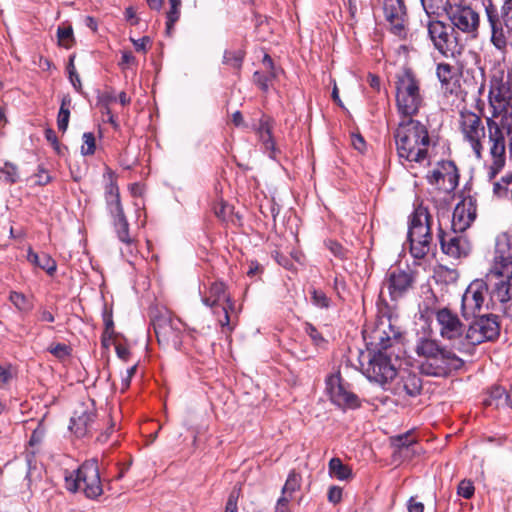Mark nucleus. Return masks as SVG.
I'll return each mask as SVG.
<instances>
[{"label": "nucleus", "instance_id": "6e6552de", "mask_svg": "<svg viewBox=\"0 0 512 512\" xmlns=\"http://www.w3.org/2000/svg\"><path fill=\"white\" fill-rule=\"evenodd\" d=\"M487 19L490 27V42L502 54H506L508 40L512 35V0H503L498 13L487 9Z\"/></svg>", "mask_w": 512, "mask_h": 512}, {"label": "nucleus", "instance_id": "58836bf2", "mask_svg": "<svg viewBox=\"0 0 512 512\" xmlns=\"http://www.w3.org/2000/svg\"><path fill=\"white\" fill-rule=\"evenodd\" d=\"M170 10L167 13V29L170 30L174 23L179 19L181 0H170Z\"/></svg>", "mask_w": 512, "mask_h": 512}, {"label": "nucleus", "instance_id": "dca6fc26", "mask_svg": "<svg viewBox=\"0 0 512 512\" xmlns=\"http://www.w3.org/2000/svg\"><path fill=\"white\" fill-rule=\"evenodd\" d=\"M427 180L431 185L437 186L439 190L450 193L458 186V169L452 161H441L427 174Z\"/></svg>", "mask_w": 512, "mask_h": 512}, {"label": "nucleus", "instance_id": "4be33fe9", "mask_svg": "<svg viewBox=\"0 0 512 512\" xmlns=\"http://www.w3.org/2000/svg\"><path fill=\"white\" fill-rule=\"evenodd\" d=\"M94 418L93 402L81 403L73 412L69 428L77 437H84L92 431Z\"/></svg>", "mask_w": 512, "mask_h": 512}, {"label": "nucleus", "instance_id": "c03bdc74", "mask_svg": "<svg viewBox=\"0 0 512 512\" xmlns=\"http://www.w3.org/2000/svg\"><path fill=\"white\" fill-rule=\"evenodd\" d=\"M392 443L398 449H408L410 446L416 443V440L411 437L410 433H406L393 438Z\"/></svg>", "mask_w": 512, "mask_h": 512}, {"label": "nucleus", "instance_id": "423d86ee", "mask_svg": "<svg viewBox=\"0 0 512 512\" xmlns=\"http://www.w3.org/2000/svg\"><path fill=\"white\" fill-rule=\"evenodd\" d=\"M385 331L380 327L373 331V339L378 341L371 343L379 349L377 353L369 359L368 365L365 368L366 376L376 383H386L396 376V369L391 364L390 359L381 350H385L391 346V338L385 336Z\"/></svg>", "mask_w": 512, "mask_h": 512}, {"label": "nucleus", "instance_id": "0e129e2a", "mask_svg": "<svg viewBox=\"0 0 512 512\" xmlns=\"http://www.w3.org/2000/svg\"><path fill=\"white\" fill-rule=\"evenodd\" d=\"M38 317H39V320L42 321V322L52 323L55 320L54 315L52 314V312H50L47 309H40L38 311Z\"/></svg>", "mask_w": 512, "mask_h": 512}, {"label": "nucleus", "instance_id": "7ed1b4c3", "mask_svg": "<svg viewBox=\"0 0 512 512\" xmlns=\"http://www.w3.org/2000/svg\"><path fill=\"white\" fill-rule=\"evenodd\" d=\"M415 352L420 358L419 370L427 376L446 377L464 365L460 357L441 346L435 339L420 338Z\"/></svg>", "mask_w": 512, "mask_h": 512}, {"label": "nucleus", "instance_id": "a18cd8bd", "mask_svg": "<svg viewBox=\"0 0 512 512\" xmlns=\"http://www.w3.org/2000/svg\"><path fill=\"white\" fill-rule=\"evenodd\" d=\"M1 172L5 176V180L10 183H15L19 178L18 168L12 163L6 162Z\"/></svg>", "mask_w": 512, "mask_h": 512}, {"label": "nucleus", "instance_id": "4468645a", "mask_svg": "<svg viewBox=\"0 0 512 512\" xmlns=\"http://www.w3.org/2000/svg\"><path fill=\"white\" fill-rule=\"evenodd\" d=\"M415 281L416 274L411 269L395 267L387 272L384 285L391 299L397 301L413 288Z\"/></svg>", "mask_w": 512, "mask_h": 512}, {"label": "nucleus", "instance_id": "79ce46f5", "mask_svg": "<svg viewBox=\"0 0 512 512\" xmlns=\"http://www.w3.org/2000/svg\"><path fill=\"white\" fill-rule=\"evenodd\" d=\"M106 204L109 213L113 217V220L125 216L120 198H116L115 200H108L106 201Z\"/></svg>", "mask_w": 512, "mask_h": 512}, {"label": "nucleus", "instance_id": "774afa93", "mask_svg": "<svg viewBox=\"0 0 512 512\" xmlns=\"http://www.w3.org/2000/svg\"><path fill=\"white\" fill-rule=\"evenodd\" d=\"M352 144H353L354 148L359 150V151H362L364 146H365L364 139L360 135H354L353 136Z\"/></svg>", "mask_w": 512, "mask_h": 512}, {"label": "nucleus", "instance_id": "de8ad7c7", "mask_svg": "<svg viewBox=\"0 0 512 512\" xmlns=\"http://www.w3.org/2000/svg\"><path fill=\"white\" fill-rule=\"evenodd\" d=\"M10 301L19 309V310H29L30 309V303L27 300V298L22 294L18 292H11L10 294Z\"/></svg>", "mask_w": 512, "mask_h": 512}, {"label": "nucleus", "instance_id": "c9c22d12", "mask_svg": "<svg viewBox=\"0 0 512 512\" xmlns=\"http://www.w3.org/2000/svg\"><path fill=\"white\" fill-rule=\"evenodd\" d=\"M83 144L81 154L83 156L93 155L96 149L95 136L92 132H85L82 136Z\"/></svg>", "mask_w": 512, "mask_h": 512}, {"label": "nucleus", "instance_id": "603ef678", "mask_svg": "<svg viewBox=\"0 0 512 512\" xmlns=\"http://www.w3.org/2000/svg\"><path fill=\"white\" fill-rule=\"evenodd\" d=\"M313 303L321 308H327L329 306V299L325 293L317 290L312 291Z\"/></svg>", "mask_w": 512, "mask_h": 512}, {"label": "nucleus", "instance_id": "052dcab7", "mask_svg": "<svg viewBox=\"0 0 512 512\" xmlns=\"http://www.w3.org/2000/svg\"><path fill=\"white\" fill-rule=\"evenodd\" d=\"M115 350H116V354L117 356L124 360V361H127L129 356H130V351L129 349L125 346V345H122L120 343L116 344L115 345Z\"/></svg>", "mask_w": 512, "mask_h": 512}, {"label": "nucleus", "instance_id": "7c9ffc66", "mask_svg": "<svg viewBox=\"0 0 512 512\" xmlns=\"http://www.w3.org/2000/svg\"><path fill=\"white\" fill-rule=\"evenodd\" d=\"M507 395V391L500 386L493 387L489 396L484 400V404L487 406H495L496 408L505 407L506 401L505 396Z\"/></svg>", "mask_w": 512, "mask_h": 512}, {"label": "nucleus", "instance_id": "bb28decb", "mask_svg": "<svg viewBox=\"0 0 512 512\" xmlns=\"http://www.w3.org/2000/svg\"><path fill=\"white\" fill-rule=\"evenodd\" d=\"M278 70L274 67L273 60L265 54L262 60V70L253 75L254 83L264 92L268 91L270 83L277 77Z\"/></svg>", "mask_w": 512, "mask_h": 512}, {"label": "nucleus", "instance_id": "a878e982", "mask_svg": "<svg viewBox=\"0 0 512 512\" xmlns=\"http://www.w3.org/2000/svg\"><path fill=\"white\" fill-rule=\"evenodd\" d=\"M273 121L270 117L263 115L259 120V124L255 126V131L262 143L264 149L269 153V157L276 159L278 149L276 148L272 137Z\"/></svg>", "mask_w": 512, "mask_h": 512}, {"label": "nucleus", "instance_id": "8fccbe9b", "mask_svg": "<svg viewBox=\"0 0 512 512\" xmlns=\"http://www.w3.org/2000/svg\"><path fill=\"white\" fill-rule=\"evenodd\" d=\"M45 433H46L45 427L42 425V423H39L31 435L29 444L31 446L40 444L45 436Z\"/></svg>", "mask_w": 512, "mask_h": 512}, {"label": "nucleus", "instance_id": "69168bd1", "mask_svg": "<svg viewBox=\"0 0 512 512\" xmlns=\"http://www.w3.org/2000/svg\"><path fill=\"white\" fill-rule=\"evenodd\" d=\"M125 18L127 21H129L132 25L138 24V17L136 16V12L133 7H128L125 10Z\"/></svg>", "mask_w": 512, "mask_h": 512}, {"label": "nucleus", "instance_id": "13d9d810", "mask_svg": "<svg viewBox=\"0 0 512 512\" xmlns=\"http://www.w3.org/2000/svg\"><path fill=\"white\" fill-rule=\"evenodd\" d=\"M45 138L47 139L48 142H50L53 145L54 149L58 153H60L59 142H58L55 132L52 129H46Z\"/></svg>", "mask_w": 512, "mask_h": 512}, {"label": "nucleus", "instance_id": "e2e57ef3", "mask_svg": "<svg viewBox=\"0 0 512 512\" xmlns=\"http://www.w3.org/2000/svg\"><path fill=\"white\" fill-rule=\"evenodd\" d=\"M408 511L409 512H423L424 505L422 502L416 501L415 498H410L408 502Z\"/></svg>", "mask_w": 512, "mask_h": 512}, {"label": "nucleus", "instance_id": "4d7b16f0", "mask_svg": "<svg viewBox=\"0 0 512 512\" xmlns=\"http://www.w3.org/2000/svg\"><path fill=\"white\" fill-rule=\"evenodd\" d=\"M290 497L288 496H281L276 503L275 511L274 512H291L289 503H290Z\"/></svg>", "mask_w": 512, "mask_h": 512}, {"label": "nucleus", "instance_id": "412c9836", "mask_svg": "<svg viewBox=\"0 0 512 512\" xmlns=\"http://www.w3.org/2000/svg\"><path fill=\"white\" fill-rule=\"evenodd\" d=\"M383 11L392 32L402 35L408 23L407 7L404 0H384Z\"/></svg>", "mask_w": 512, "mask_h": 512}, {"label": "nucleus", "instance_id": "c85d7f7f", "mask_svg": "<svg viewBox=\"0 0 512 512\" xmlns=\"http://www.w3.org/2000/svg\"><path fill=\"white\" fill-rule=\"evenodd\" d=\"M329 475L340 481H347L352 478V469L344 464L340 458L334 457L328 463Z\"/></svg>", "mask_w": 512, "mask_h": 512}, {"label": "nucleus", "instance_id": "680f3d73", "mask_svg": "<svg viewBox=\"0 0 512 512\" xmlns=\"http://www.w3.org/2000/svg\"><path fill=\"white\" fill-rule=\"evenodd\" d=\"M133 45L138 52H146L147 44L150 42L148 37H142L141 39H132Z\"/></svg>", "mask_w": 512, "mask_h": 512}, {"label": "nucleus", "instance_id": "e433bc0d", "mask_svg": "<svg viewBox=\"0 0 512 512\" xmlns=\"http://www.w3.org/2000/svg\"><path fill=\"white\" fill-rule=\"evenodd\" d=\"M243 56V53L239 50L226 51L223 56V62L238 70L242 66Z\"/></svg>", "mask_w": 512, "mask_h": 512}, {"label": "nucleus", "instance_id": "ea45409f", "mask_svg": "<svg viewBox=\"0 0 512 512\" xmlns=\"http://www.w3.org/2000/svg\"><path fill=\"white\" fill-rule=\"evenodd\" d=\"M120 198L119 188L111 174H109L107 183L105 186V200H115Z\"/></svg>", "mask_w": 512, "mask_h": 512}, {"label": "nucleus", "instance_id": "9b49d317", "mask_svg": "<svg viewBox=\"0 0 512 512\" xmlns=\"http://www.w3.org/2000/svg\"><path fill=\"white\" fill-rule=\"evenodd\" d=\"M489 103L492 108V118L501 117L500 125L508 129L512 126V92L503 81H495L489 91Z\"/></svg>", "mask_w": 512, "mask_h": 512}, {"label": "nucleus", "instance_id": "4c0bfd02", "mask_svg": "<svg viewBox=\"0 0 512 512\" xmlns=\"http://www.w3.org/2000/svg\"><path fill=\"white\" fill-rule=\"evenodd\" d=\"M428 17L436 16L443 6V0H420Z\"/></svg>", "mask_w": 512, "mask_h": 512}, {"label": "nucleus", "instance_id": "338daca9", "mask_svg": "<svg viewBox=\"0 0 512 512\" xmlns=\"http://www.w3.org/2000/svg\"><path fill=\"white\" fill-rule=\"evenodd\" d=\"M135 63V57L129 51H125L122 53L121 57V65H129Z\"/></svg>", "mask_w": 512, "mask_h": 512}, {"label": "nucleus", "instance_id": "5fc2aeb1", "mask_svg": "<svg viewBox=\"0 0 512 512\" xmlns=\"http://www.w3.org/2000/svg\"><path fill=\"white\" fill-rule=\"evenodd\" d=\"M328 501L332 504H338L342 500V488L339 486H331L328 490Z\"/></svg>", "mask_w": 512, "mask_h": 512}, {"label": "nucleus", "instance_id": "f704fd0d", "mask_svg": "<svg viewBox=\"0 0 512 512\" xmlns=\"http://www.w3.org/2000/svg\"><path fill=\"white\" fill-rule=\"evenodd\" d=\"M16 368L11 364H0V388L7 387L12 379L16 376Z\"/></svg>", "mask_w": 512, "mask_h": 512}, {"label": "nucleus", "instance_id": "0eeeda50", "mask_svg": "<svg viewBox=\"0 0 512 512\" xmlns=\"http://www.w3.org/2000/svg\"><path fill=\"white\" fill-rule=\"evenodd\" d=\"M65 487L71 492L82 491L88 498L100 496L103 490L97 461H86L76 471L66 474Z\"/></svg>", "mask_w": 512, "mask_h": 512}, {"label": "nucleus", "instance_id": "09e8293b", "mask_svg": "<svg viewBox=\"0 0 512 512\" xmlns=\"http://www.w3.org/2000/svg\"><path fill=\"white\" fill-rule=\"evenodd\" d=\"M437 76L442 83H449L452 78V67L446 63L439 64L437 66Z\"/></svg>", "mask_w": 512, "mask_h": 512}, {"label": "nucleus", "instance_id": "6e6d98bb", "mask_svg": "<svg viewBox=\"0 0 512 512\" xmlns=\"http://www.w3.org/2000/svg\"><path fill=\"white\" fill-rule=\"evenodd\" d=\"M305 332H306L307 335H309V337L317 345H319L320 343H322L324 341L323 337L318 332V330L313 325H311V324L307 323L305 325Z\"/></svg>", "mask_w": 512, "mask_h": 512}, {"label": "nucleus", "instance_id": "864d4df0", "mask_svg": "<svg viewBox=\"0 0 512 512\" xmlns=\"http://www.w3.org/2000/svg\"><path fill=\"white\" fill-rule=\"evenodd\" d=\"M51 354L58 358H64L69 355V347L65 344L58 343L56 345H51L49 348Z\"/></svg>", "mask_w": 512, "mask_h": 512}, {"label": "nucleus", "instance_id": "3c124183", "mask_svg": "<svg viewBox=\"0 0 512 512\" xmlns=\"http://www.w3.org/2000/svg\"><path fill=\"white\" fill-rule=\"evenodd\" d=\"M34 182L36 185L44 186L51 181V176L49 173L42 167H39L37 173L33 176Z\"/></svg>", "mask_w": 512, "mask_h": 512}, {"label": "nucleus", "instance_id": "2eb2a0df", "mask_svg": "<svg viewBox=\"0 0 512 512\" xmlns=\"http://www.w3.org/2000/svg\"><path fill=\"white\" fill-rule=\"evenodd\" d=\"M500 327L497 317L485 315L476 318L466 332V339L472 345L495 339L499 335Z\"/></svg>", "mask_w": 512, "mask_h": 512}, {"label": "nucleus", "instance_id": "c756f323", "mask_svg": "<svg viewBox=\"0 0 512 512\" xmlns=\"http://www.w3.org/2000/svg\"><path fill=\"white\" fill-rule=\"evenodd\" d=\"M71 104V98L69 96L63 97L61 101V106L58 112L57 117V126L60 131L63 133L67 130L69 119H70V107Z\"/></svg>", "mask_w": 512, "mask_h": 512}, {"label": "nucleus", "instance_id": "6ab92c4d", "mask_svg": "<svg viewBox=\"0 0 512 512\" xmlns=\"http://www.w3.org/2000/svg\"><path fill=\"white\" fill-rule=\"evenodd\" d=\"M488 288L483 280L473 281L462 296V314L465 318L475 317L484 305Z\"/></svg>", "mask_w": 512, "mask_h": 512}, {"label": "nucleus", "instance_id": "bf43d9fd", "mask_svg": "<svg viewBox=\"0 0 512 512\" xmlns=\"http://www.w3.org/2000/svg\"><path fill=\"white\" fill-rule=\"evenodd\" d=\"M237 499L238 496L232 492L226 502L225 512H237Z\"/></svg>", "mask_w": 512, "mask_h": 512}, {"label": "nucleus", "instance_id": "2f4dec72", "mask_svg": "<svg viewBox=\"0 0 512 512\" xmlns=\"http://www.w3.org/2000/svg\"><path fill=\"white\" fill-rule=\"evenodd\" d=\"M113 225L116 230L118 239L127 244L130 245L133 243V238L129 235V224L126 219V216H122L120 218L113 220Z\"/></svg>", "mask_w": 512, "mask_h": 512}, {"label": "nucleus", "instance_id": "5701e85b", "mask_svg": "<svg viewBox=\"0 0 512 512\" xmlns=\"http://www.w3.org/2000/svg\"><path fill=\"white\" fill-rule=\"evenodd\" d=\"M435 318L439 326V332L442 338L455 340L463 333V325L456 313L448 308L439 309Z\"/></svg>", "mask_w": 512, "mask_h": 512}, {"label": "nucleus", "instance_id": "a19ab883", "mask_svg": "<svg viewBox=\"0 0 512 512\" xmlns=\"http://www.w3.org/2000/svg\"><path fill=\"white\" fill-rule=\"evenodd\" d=\"M474 485L470 480L463 479L457 488V494L465 499H470L474 495Z\"/></svg>", "mask_w": 512, "mask_h": 512}, {"label": "nucleus", "instance_id": "ddd939ff", "mask_svg": "<svg viewBox=\"0 0 512 512\" xmlns=\"http://www.w3.org/2000/svg\"><path fill=\"white\" fill-rule=\"evenodd\" d=\"M154 331L158 343L165 348L180 350L182 345V323L179 319H174L169 315H160L154 322Z\"/></svg>", "mask_w": 512, "mask_h": 512}, {"label": "nucleus", "instance_id": "f3484780", "mask_svg": "<svg viewBox=\"0 0 512 512\" xmlns=\"http://www.w3.org/2000/svg\"><path fill=\"white\" fill-rule=\"evenodd\" d=\"M326 390L333 403L343 408H356L359 406L358 397L349 389L340 374H332L326 380Z\"/></svg>", "mask_w": 512, "mask_h": 512}, {"label": "nucleus", "instance_id": "f8f14e48", "mask_svg": "<svg viewBox=\"0 0 512 512\" xmlns=\"http://www.w3.org/2000/svg\"><path fill=\"white\" fill-rule=\"evenodd\" d=\"M459 129L463 140L469 144L477 159L482 158L483 141L486 136L481 117L471 111H462L459 118Z\"/></svg>", "mask_w": 512, "mask_h": 512}, {"label": "nucleus", "instance_id": "f257e3e1", "mask_svg": "<svg viewBox=\"0 0 512 512\" xmlns=\"http://www.w3.org/2000/svg\"><path fill=\"white\" fill-rule=\"evenodd\" d=\"M489 276L493 284L491 300L501 303L506 316L512 318V236L502 233L496 237Z\"/></svg>", "mask_w": 512, "mask_h": 512}, {"label": "nucleus", "instance_id": "393cba45", "mask_svg": "<svg viewBox=\"0 0 512 512\" xmlns=\"http://www.w3.org/2000/svg\"><path fill=\"white\" fill-rule=\"evenodd\" d=\"M476 217V206L471 197L464 198L454 208L452 229L456 232L465 231Z\"/></svg>", "mask_w": 512, "mask_h": 512}, {"label": "nucleus", "instance_id": "b1692460", "mask_svg": "<svg viewBox=\"0 0 512 512\" xmlns=\"http://www.w3.org/2000/svg\"><path fill=\"white\" fill-rule=\"evenodd\" d=\"M439 240L442 251L448 256L459 259L467 257L471 252V244L462 235H446L442 229L439 230Z\"/></svg>", "mask_w": 512, "mask_h": 512}, {"label": "nucleus", "instance_id": "aec40b11", "mask_svg": "<svg viewBox=\"0 0 512 512\" xmlns=\"http://www.w3.org/2000/svg\"><path fill=\"white\" fill-rule=\"evenodd\" d=\"M453 28L468 34L476 35L479 27V15L471 7L455 6L447 11Z\"/></svg>", "mask_w": 512, "mask_h": 512}, {"label": "nucleus", "instance_id": "49530a36", "mask_svg": "<svg viewBox=\"0 0 512 512\" xmlns=\"http://www.w3.org/2000/svg\"><path fill=\"white\" fill-rule=\"evenodd\" d=\"M38 267L45 270L49 275H53L56 271V262L48 254L42 253Z\"/></svg>", "mask_w": 512, "mask_h": 512}, {"label": "nucleus", "instance_id": "1a4fd4ad", "mask_svg": "<svg viewBox=\"0 0 512 512\" xmlns=\"http://www.w3.org/2000/svg\"><path fill=\"white\" fill-rule=\"evenodd\" d=\"M428 18L426 24L427 33L434 48L445 57L460 55L463 45L460 43L458 33L454 31V28L434 18V16Z\"/></svg>", "mask_w": 512, "mask_h": 512}, {"label": "nucleus", "instance_id": "f03ea898", "mask_svg": "<svg viewBox=\"0 0 512 512\" xmlns=\"http://www.w3.org/2000/svg\"><path fill=\"white\" fill-rule=\"evenodd\" d=\"M398 156L422 165L430 163V137L427 127L413 118H403L394 131Z\"/></svg>", "mask_w": 512, "mask_h": 512}, {"label": "nucleus", "instance_id": "72a5a7b5", "mask_svg": "<svg viewBox=\"0 0 512 512\" xmlns=\"http://www.w3.org/2000/svg\"><path fill=\"white\" fill-rule=\"evenodd\" d=\"M57 38L60 46L69 49L73 46L75 39L73 29L70 25H62L57 29Z\"/></svg>", "mask_w": 512, "mask_h": 512}, {"label": "nucleus", "instance_id": "39448f33", "mask_svg": "<svg viewBox=\"0 0 512 512\" xmlns=\"http://www.w3.org/2000/svg\"><path fill=\"white\" fill-rule=\"evenodd\" d=\"M408 241L410 252L414 258H424L431 249V216L428 210L422 206L415 209L411 216Z\"/></svg>", "mask_w": 512, "mask_h": 512}, {"label": "nucleus", "instance_id": "cd10ccee", "mask_svg": "<svg viewBox=\"0 0 512 512\" xmlns=\"http://www.w3.org/2000/svg\"><path fill=\"white\" fill-rule=\"evenodd\" d=\"M421 390L422 381L420 377L413 373L403 375L396 385V391L400 396L415 397L420 394Z\"/></svg>", "mask_w": 512, "mask_h": 512}, {"label": "nucleus", "instance_id": "473e14b6", "mask_svg": "<svg viewBox=\"0 0 512 512\" xmlns=\"http://www.w3.org/2000/svg\"><path fill=\"white\" fill-rule=\"evenodd\" d=\"M301 475L296 473L295 471H291L288 475V478L282 488L281 496H288L290 500L293 497V493L300 489L301 487Z\"/></svg>", "mask_w": 512, "mask_h": 512}, {"label": "nucleus", "instance_id": "9d476101", "mask_svg": "<svg viewBox=\"0 0 512 512\" xmlns=\"http://www.w3.org/2000/svg\"><path fill=\"white\" fill-rule=\"evenodd\" d=\"M487 128L489 132V143L491 144L490 155L493 159V162L489 167L488 176L492 179L505 165L506 144L504 130H506V133L510 135L508 149L510 158L512 159V126H510V133H508L507 128H503L492 118H487Z\"/></svg>", "mask_w": 512, "mask_h": 512}, {"label": "nucleus", "instance_id": "20e7f679", "mask_svg": "<svg viewBox=\"0 0 512 512\" xmlns=\"http://www.w3.org/2000/svg\"><path fill=\"white\" fill-rule=\"evenodd\" d=\"M396 106L403 118H412L423 104L419 81L411 70H404L396 76Z\"/></svg>", "mask_w": 512, "mask_h": 512}, {"label": "nucleus", "instance_id": "37998d69", "mask_svg": "<svg viewBox=\"0 0 512 512\" xmlns=\"http://www.w3.org/2000/svg\"><path fill=\"white\" fill-rule=\"evenodd\" d=\"M74 59H75V56L71 55L70 59H69V64H68L67 70H68L69 79H70L72 85L74 86V88L76 90L79 91L81 89V80H80L79 74L76 72V69L74 66Z\"/></svg>", "mask_w": 512, "mask_h": 512}, {"label": "nucleus", "instance_id": "a211bd4d", "mask_svg": "<svg viewBox=\"0 0 512 512\" xmlns=\"http://www.w3.org/2000/svg\"><path fill=\"white\" fill-rule=\"evenodd\" d=\"M228 300L225 285L222 282H213L202 297L203 304L212 308L215 314H217V309L221 308V315H219L218 322L222 327L227 326L229 330H232V327L229 326L230 319L227 305L225 304Z\"/></svg>", "mask_w": 512, "mask_h": 512}]
</instances>
